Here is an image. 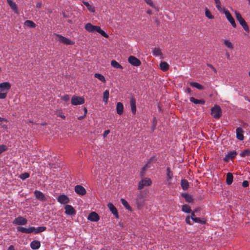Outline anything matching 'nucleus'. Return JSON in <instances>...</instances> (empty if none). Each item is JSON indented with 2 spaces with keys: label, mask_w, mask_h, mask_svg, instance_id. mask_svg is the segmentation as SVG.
I'll use <instances>...</instances> for the list:
<instances>
[{
  "label": "nucleus",
  "mask_w": 250,
  "mask_h": 250,
  "mask_svg": "<svg viewBox=\"0 0 250 250\" xmlns=\"http://www.w3.org/2000/svg\"><path fill=\"white\" fill-rule=\"evenodd\" d=\"M96 32L100 33L102 36L105 38H108L109 37L108 35L104 31L102 30L99 26L93 25V32L92 33Z\"/></svg>",
  "instance_id": "12"
},
{
  "label": "nucleus",
  "mask_w": 250,
  "mask_h": 250,
  "mask_svg": "<svg viewBox=\"0 0 250 250\" xmlns=\"http://www.w3.org/2000/svg\"><path fill=\"white\" fill-rule=\"evenodd\" d=\"M109 96V91L107 90H105L103 93V101L105 104L107 103Z\"/></svg>",
  "instance_id": "34"
},
{
  "label": "nucleus",
  "mask_w": 250,
  "mask_h": 250,
  "mask_svg": "<svg viewBox=\"0 0 250 250\" xmlns=\"http://www.w3.org/2000/svg\"><path fill=\"white\" fill-rule=\"evenodd\" d=\"M182 210L183 211L187 213H190L191 212L190 207L186 204L182 206Z\"/></svg>",
  "instance_id": "38"
},
{
  "label": "nucleus",
  "mask_w": 250,
  "mask_h": 250,
  "mask_svg": "<svg viewBox=\"0 0 250 250\" xmlns=\"http://www.w3.org/2000/svg\"><path fill=\"white\" fill-rule=\"evenodd\" d=\"M193 221H194L196 223H198L201 224H205L206 223V221L204 220L201 219L200 218L196 217L193 219Z\"/></svg>",
  "instance_id": "48"
},
{
  "label": "nucleus",
  "mask_w": 250,
  "mask_h": 250,
  "mask_svg": "<svg viewBox=\"0 0 250 250\" xmlns=\"http://www.w3.org/2000/svg\"><path fill=\"white\" fill-rule=\"evenodd\" d=\"M224 44L229 49H233V45L232 44L231 42H230L229 40H225Z\"/></svg>",
  "instance_id": "47"
},
{
  "label": "nucleus",
  "mask_w": 250,
  "mask_h": 250,
  "mask_svg": "<svg viewBox=\"0 0 250 250\" xmlns=\"http://www.w3.org/2000/svg\"><path fill=\"white\" fill-rule=\"evenodd\" d=\"M130 105L132 113L135 115L136 112V100L134 98L131 97L130 100Z\"/></svg>",
  "instance_id": "18"
},
{
  "label": "nucleus",
  "mask_w": 250,
  "mask_h": 250,
  "mask_svg": "<svg viewBox=\"0 0 250 250\" xmlns=\"http://www.w3.org/2000/svg\"><path fill=\"white\" fill-rule=\"evenodd\" d=\"M190 101L195 104H204L205 103V101L203 99L198 100L192 97L190 98Z\"/></svg>",
  "instance_id": "29"
},
{
  "label": "nucleus",
  "mask_w": 250,
  "mask_h": 250,
  "mask_svg": "<svg viewBox=\"0 0 250 250\" xmlns=\"http://www.w3.org/2000/svg\"><path fill=\"white\" fill-rule=\"evenodd\" d=\"M30 176V174L28 172H24L23 173L21 174L19 177L22 180H24L26 178H28Z\"/></svg>",
  "instance_id": "46"
},
{
  "label": "nucleus",
  "mask_w": 250,
  "mask_h": 250,
  "mask_svg": "<svg viewBox=\"0 0 250 250\" xmlns=\"http://www.w3.org/2000/svg\"><path fill=\"white\" fill-rule=\"evenodd\" d=\"M222 13H224L225 14L226 18L230 22L232 27L234 28L236 27V24L235 23V20L230 13L229 11L228 10H226L225 8H223V11Z\"/></svg>",
  "instance_id": "4"
},
{
  "label": "nucleus",
  "mask_w": 250,
  "mask_h": 250,
  "mask_svg": "<svg viewBox=\"0 0 250 250\" xmlns=\"http://www.w3.org/2000/svg\"><path fill=\"white\" fill-rule=\"evenodd\" d=\"M109 132L110 130L108 129L105 130L103 134L104 137H105L109 133Z\"/></svg>",
  "instance_id": "59"
},
{
  "label": "nucleus",
  "mask_w": 250,
  "mask_h": 250,
  "mask_svg": "<svg viewBox=\"0 0 250 250\" xmlns=\"http://www.w3.org/2000/svg\"><path fill=\"white\" fill-rule=\"evenodd\" d=\"M156 160H157V159H156V157H155V156L151 157L149 159V161H148V163H147V165H148V164L151 163V162H155V161H156Z\"/></svg>",
  "instance_id": "54"
},
{
  "label": "nucleus",
  "mask_w": 250,
  "mask_h": 250,
  "mask_svg": "<svg viewBox=\"0 0 250 250\" xmlns=\"http://www.w3.org/2000/svg\"><path fill=\"white\" fill-rule=\"evenodd\" d=\"M153 54L156 56H160L162 54L161 50L159 48L155 47L153 51Z\"/></svg>",
  "instance_id": "42"
},
{
  "label": "nucleus",
  "mask_w": 250,
  "mask_h": 250,
  "mask_svg": "<svg viewBox=\"0 0 250 250\" xmlns=\"http://www.w3.org/2000/svg\"><path fill=\"white\" fill-rule=\"evenodd\" d=\"M84 101L83 97L73 96L71 99V104L75 105L82 104L84 103Z\"/></svg>",
  "instance_id": "5"
},
{
  "label": "nucleus",
  "mask_w": 250,
  "mask_h": 250,
  "mask_svg": "<svg viewBox=\"0 0 250 250\" xmlns=\"http://www.w3.org/2000/svg\"><path fill=\"white\" fill-rule=\"evenodd\" d=\"M167 180H170L173 177V173L170 170V168L169 167H167Z\"/></svg>",
  "instance_id": "39"
},
{
  "label": "nucleus",
  "mask_w": 250,
  "mask_h": 250,
  "mask_svg": "<svg viewBox=\"0 0 250 250\" xmlns=\"http://www.w3.org/2000/svg\"><path fill=\"white\" fill-rule=\"evenodd\" d=\"M146 198V195L143 192H140V193L138 195L136 200V203L138 208L140 209L144 206Z\"/></svg>",
  "instance_id": "1"
},
{
  "label": "nucleus",
  "mask_w": 250,
  "mask_h": 250,
  "mask_svg": "<svg viewBox=\"0 0 250 250\" xmlns=\"http://www.w3.org/2000/svg\"><path fill=\"white\" fill-rule=\"evenodd\" d=\"M7 149V147L6 145H2L0 146V154L6 151Z\"/></svg>",
  "instance_id": "51"
},
{
  "label": "nucleus",
  "mask_w": 250,
  "mask_h": 250,
  "mask_svg": "<svg viewBox=\"0 0 250 250\" xmlns=\"http://www.w3.org/2000/svg\"><path fill=\"white\" fill-rule=\"evenodd\" d=\"M58 201L61 204H65L69 202L68 197L65 195H61L58 198Z\"/></svg>",
  "instance_id": "20"
},
{
  "label": "nucleus",
  "mask_w": 250,
  "mask_h": 250,
  "mask_svg": "<svg viewBox=\"0 0 250 250\" xmlns=\"http://www.w3.org/2000/svg\"><path fill=\"white\" fill-rule=\"evenodd\" d=\"M7 96V93L6 92L5 93H0V99H5Z\"/></svg>",
  "instance_id": "55"
},
{
  "label": "nucleus",
  "mask_w": 250,
  "mask_h": 250,
  "mask_svg": "<svg viewBox=\"0 0 250 250\" xmlns=\"http://www.w3.org/2000/svg\"><path fill=\"white\" fill-rule=\"evenodd\" d=\"M216 3V7L217 9L220 12L223 11V8L221 7V3L220 0H214Z\"/></svg>",
  "instance_id": "40"
},
{
  "label": "nucleus",
  "mask_w": 250,
  "mask_h": 250,
  "mask_svg": "<svg viewBox=\"0 0 250 250\" xmlns=\"http://www.w3.org/2000/svg\"><path fill=\"white\" fill-rule=\"evenodd\" d=\"M146 2L150 6L154 8H156L155 4L153 3L152 0H145Z\"/></svg>",
  "instance_id": "50"
},
{
  "label": "nucleus",
  "mask_w": 250,
  "mask_h": 250,
  "mask_svg": "<svg viewBox=\"0 0 250 250\" xmlns=\"http://www.w3.org/2000/svg\"><path fill=\"white\" fill-rule=\"evenodd\" d=\"M107 207L111 212L115 215V217L116 218H119V216L118 215V210L114 205L112 203H109L108 204Z\"/></svg>",
  "instance_id": "16"
},
{
  "label": "nucleus",
  "mask_w": 250,
  "mask_h": 250,
  "mask_svg": "<svg viewBox=\"0 0 250 250\" xmlns=\"http://www.w3.org/2000/svg\"><path fill=\"white\" fill-rule=\"evenodd\" d=\"M83 2L89 11L91 12H94L95 11V7L91 5L87 1H83Z\"/></svg>",
  "instance_id": "31"
},
{
  "label": "nucleus",
  "mask_w": 250,
  "mask_h": 250,
  "mask_svg": "<svg viewBox=\"0 0 250 250\" xmlns=\"http://www.w3.org/2000/svg\"><path fill=\"white\" fill-rule=\"evenodd\" d=\"M7 250H15V249L14 246L11 245L8 247Z\"/></svg>",
  "instance_id": "60"
},
{
  "label": "nucleus",
  "mask_w": 250,
  "mask_h": 250,
  "mask_svg": "<svg viewBox=\"0 0 250 250\" xmlns=\"http://www.w3.org/2000/svg\"><path fill=\"white\" fill-rule=\"evenodd\" d=\"M34 194L36 198L41 201H45L46 198L43 193L40 191L35 190L34 191Z\"/></svg>",
  "instance_id": "19"
},
{
  "label": "nucleus",
  "mask_w": 250,
  "mask_h": 250,
  "mask_svg": "<svg viewBox=\"0 0 250 250\" xmlns=\"http://www.w3.org/2000/svg\"><path fill=\"white\" fill-rule=\"evenodd\" d=\"M237 153L235 151H230L225 156L223 160L225 162H228L230 159H232L233 158H234L237 155Z\"/></svg>",
  "instance_id": "15"
},
{
  "label": "nucleus",
  "mask_w": 250,
  "mask_h": 250,
  "mask_svg": "<svg viewBox=\"0 0 250 250\" xmlns=\"http://www.w3.org/2000/svg\"><path fill=\"white\" fill-rule=\"evenodd\" d=\"M147 167V164L142 169V171L140 173V175L141 177H143L144 176V173L145 170H146V168Z\"/></svg>",
  "instance_id": "53"
},
{
  "label": "nucleus",
  "mask_w": 250,
  "mask_h": 250,
  "mask_svg": "<svg viewBox=\"0 0 250 250\" xmlns=\"http://www.w3.org/2000/svg\"><path fill=\"white\" fill-rule=\"evenodd\" d=\"M235 18L237 21L239 22L240 21H242L244 19L242 18L241 14L237 11H235Z\"/></svg>",
  "instance_id": "45"
},
{
  "label": "nucleus",
  "mask_w": 250,
  "mask_h": 250,
  "mask_svg": "<svg viewBox=\"0 0 250 250\" xmlns=\"http://www.w3.org/2000/svg\"><path fill=\"white\" fill-rule=\"evenodd\" d=\"M233 176L231 173L229 172L227 174L226 183L228 185H231L233 182Z\"/></svg>",
  "instance_id": "27"
},
{
  "label": "nucleus",
  "mask_w": 250,
  "mask_h": 250,
  "mask_svg": "<svg viewBox=\"0 0 250 250\" xmlns=\"http://www.w3.org/2000/svg\"><path fill=\"white\" fill-rule=\"evenodd\" d=\"M181 196L185 198L187 202L191 203L193 201L192 197L188 193H183L181 194Z\"/></svg>",
  "instance_id": "24"
},
{
  "label": "nucleus",
  "mask_w": 250,
  "mask_h": 250,
  "mask_svg": "<svg viewBox=\"0 0 250 250\" xmlns=\"http://www.w3.org/2000/svg\"><path fill=\"white\" fill-rule=\"evenodd\" d=\"M191 212V218L193 220V219L194 218H196V217L195 216L194 212Z\"/></svg>",
  "instance_id": "61"
},
{
  "label": "nucleus",
  "mask_w": 250,
  "mask_h": 250,
  "mask_svg": "<svg viewBox=\"0 0 250 250\" xmlns=\"http://www.w3.org/2000/svg\"><path fill=\"white\" fill-rule=\"evenodd\" d=\"M205 16L209 19H213L214 18V16L212 15L211 12L207 8H205Z\"/></svg>",
  "instance_id": "43"
},
{
  "label": "nucleus",
  "mask_w": 250,
  "mask_h": 250,
  "mask_svg": "<svg viewBox=\"0 0 250 250\" xmlns=\"http://www.w3.org/2000/svg\"><path fill=\"white\" fill-rule=\"evenodd\" d=\"M7 2L9 5L10 6V8L12 9V10L16 14H18L19 13L17 7V5L16 4V3L13 1L12 0H7Z\"/></svg>",
  "instance_id": "17"
},
{
  "label": "nucleus",
  "mask_w": 250,
  "mask_h": 250,
  "mask_svg": "<svg viewBox=\"0 0 250 250\" xmlns=\"http://www.w3.org/2000/svg\"><path fill=\"white\" fill-rule=\"evenodd\" d=\"M34 230V227H31L29 228H25L22 227H17V230L18 231H20L23 233H33V231Z\"/></svg>",
  "instance_id": "14"
},
{
  "label": "nucleus",
  "mask_w": 250,
  "mask_h": 250,
  "mask_svg": "<svg viewBox=\"0 0 250 250\" xmlns=\"http://www.w3.org/2000/svg\"><path fill=\"white\" fill-rule=\"evenodd\" d=\"M76 193L80 195H84L86 193L85 189L81 185H77L74 188Z\"/></svg>",
  "instance_id": "8"
},
{
  "label": "nucleus",
  "mask_w": 250,
  "mask_h": 250,
  "mask_svg": "<svg viewBox=\"0 0 250 250\" xmlns=\"http://www.w3.org/2000/svg\"><path fill=\"white\" fill-rule=\"evenodd\" d=\"M121 202L122 205L128 210H131L132 208L131 207L129 206L127 202L124 199L122 198L121 199Z\"/></svg>",
  "instance_id": "35"
},
{
  "label": "nucleus",
  "mask_w": 250,
  "mask_h": 250,
  "mask_svg": "<svg viewBox=\"0 0 250 250\" xmlns=\"http://www.w3.org/2000/svg\"><path fill=\"white\" fill-rule=\"evenodd\" d=\"M11 85L8 82H4L0 83V91L7 92L11 88Z\"/></svg>",
  "instance_id": "11"
},
{
  "label": "nucleus",
  "mask_w": 250,
  "mask_h": 250,
  "mask_svg": "<svg viewBox=\"0 0 250 250\" xmlns=\"http://www.w3.org/2000/svg\"><path fill=\"white\" fill-rule=\"evenodd\" d=\"M157 125V119L156 117H154L153 119L152 125L151 126L152 131H153L156 128Z\"/></svg>",
  "instance_id": "49"
},
{
  "label": "nucleus",
  "mask_w": 250,
  "mask_h": 250,
  "mask_svg": "<svg viewBox=\"0 0 250 250\" xmlns=\"http://www.w3.org/2000/svg\"><path fill=\"white\" fill-rule=\"evenodd\" d=\"M93 25L90 23H87L85 25V29L89 32H93Z\"/></svg>",
  "instance_id": "41"
},
{
  "label": "nucleus",
  "mask_w": 250,
  "mask_h": 250,
  "mask_svg": "<svg viewBox=\"0 0 250 250\" xmlns=\"http://www.w3.org/2000/svg\"><path fill=\"white\" fill-rule=\"evenodd\" d=\"M190 85L191 86L196 87V88H197L199 90H202L204 88V86L202 85H201L196 82H191L190 83Z\"/></svg>",
  "instance_id": "33"
},
{
  "label": "nucleus",
  "mask_w": 250,
  "mask_h": 250,
  "mask_svg": "<svg viewBox=\"0 0 250 250\" xmlns=\"http://www.w3.org/2000/svg\"><path fill=\"white\" fill-rule=\"evenodd\" d=\"M40 246L41 242L38 240H34L30 244V247L33 250H37L40 248Z\"/></svg>",
  "instance_id": "23"
},
{
  "label": "nucleus",
  "mask_w": 250,
  "mask_h": 250,
  "mask_svg": "<svg viewBox=\"0 0 250 250\" xmlns=\"http://www.w3.org/2000/svg\"><path fill=\"white\" fill-rule=\"evenodd\" d=\"M128 62L132 65L135 66H139L141 64L140 60L133 56H130L128 58Z\"/></svg>",
  "instance_id": "7"
},
{
  "label": "nucleus",
  "mask_w": 250,
  "mask_h": 250,
  "mask_svg": "<svg viewBox=\"0 0 250 250\" xmlns=\"http://www.w3.org/2000/svg\"><path fill=\"white\" fill-rule=\"evenodd\" d=\"M87 219L93 222H98L100 220V216L97 213L92 211L89 214Z\"/></svg>",
  "instance_id": "9"
},
{
  "label": "nucleus",
  "mask_w": 250,
  "mask_h": 250,
  "mask_svg": "<svg viewBox=\"0 0 250 250\" xmlns=\"http://www.w3.org/2000/svg\"><path fill=\"white\" fill-rule=\"evenodd\" d=\"M42 6V3L41 2H38L36 4V7L38 8H40Z\"/></svg>",
  "instance_id": "62"
},
{
  "label": "nucleus",
  "mask_w": 250,
  "mask_h": 250,
  "mask_svg": "<svg viewBox=\"0 0 250 250\" xmlns=\"http://www.w3.org/2000/svg\"><path fill=\"white\" fill-rule=\"evenodd\" d=\"M46 229V228L45 227L42 226L39 227L37 228L34 227V230L33 231V233L35 234H37L40 232H43Z\"/></svg>",
  "instance_id": "30"
},
{
  "label": "nucleus",
  "mask_w": 250,
  "mask_h": 250,
  "mask_svg": "<svg viewBox=\"0 0 250 250\" xmlns=\"http://www.w3.org/2000/svg\"><path fill=\"white\" fill-rule=\"evenodd\" d=\"M207 65L209 68H210L212 70H213L215 73H216V69L213 67V66L212 64L210 63H207Z\"/></svg>",
  "instance_id": "57"
},
{
  "label": "nucleus",
  "mask_w": 250,
  "mask_h": 250,
  "mask_svg": "<svg viewBox=\"0 0 250 250\" xmlns=\"http://www.w3.org/2000/svg\"><path fill=\"white\" fill-rule=\"evenodd\" d=\"M25 25L27 27L35 28L36 26V24L32 21L30 20H27L24 22Z\"/></svg>",
  "instance_id": "37"
},
{
  "label": "nucleus",
  "mask_w": 250,
  "mask_h": 250,
  "mask_svg": "<svg viewBox=\"0 0 250 250\" xmlns=\"http://www.w3.org/2000/svg\"><path fill=\"white\" fill-rule=\"evenodd\" d=\"M249 185V182L248 181H244L242 183V187L244 188H246L248 187Z\"/></svg>",
  "instance_id": "56"
},
{
  "label": "nucleus",
  "mask_w": 250,
  "mask_h": 250,
  "mask_svg": "<svg viewBox=\"0 0 250 250\" xmlns=\"http://www.w3.org/2000/svg\"><path fill=\"white\" fill-rule=\"evenodd\" d=\"M3 121L7 122V119H6L5 118H1L0 117V122H3Z\"/></svg>",
  "instance_id": "64"
},
{
  "label": "nucleus",
  "mask_w": 250,
  "mask_h": 250,
  "mask_svg": "<svg viewBox=\"0 0 250 250\" xmlns=\"http://www.w3.org/2000/svg\"><path fill=\"white\" fill-rule=\"evenodd\" d=\"M239 22L240 24V25L243 27V29L246 32H250L249 26L244 19H243L241 21H240Z\"/></svg>",
  "instance_id": "26"
},
{
  "label": "nucleus",
  "mask_w": 250,
  "mask_h": 250,
  "mask_svg": "<svg viewBox=\"0 0 250 250\" xmlns=\"http://www.w3.org/2000/svg\"><path fill=\"white\" fill-rule=\"evenodd\" d=\"M27 220L26 219L21 216H19L16 218L13 221V224L18 225H24L27 224Z\"/></svg>",
  "instance_id": "10"
},
{
  "label": "nucleus",
  "mask_w": 250,
  "mask_h": 250,
  "mask_svg": "<svg viewBox=\"0 0 250 250\" xmlns=\"http://www.w3.org/2000/svg\"><path fill=\"white\" fill-rule=\"evenodd\" d=\"M186 222L187 224H189V225H191L192 224L190 222V217L189 216H187L186 218Z\"/></svg>",
  "instance_id": "58"
},
{
  "label": "nucleus",
  "mask_w": 250,
  "mask_h": 250,
  "mask_svg": "<svg viewBox=\"0 0 250 250\" xmlns=\"http://www.w3.org/2000/svg\"><path fill=\"white\" fill-rule=\"evenodd\" d=\"M56 36V40L65 45H73L74 42L71 41L68 38H67L59 34H54Z\"/></svg>",
  "instance_id": "2"
},
{
  "label": "nucleus",
  "mask_w": 250,
  "mask_h": 250,
  "mask_svg": "<svg viewBox=\"0 0 250 250\" xmlns=\"http://www.w3.org/2000/svg\"><path fill=\"white\" fill-rule=\"evenodd\" d=\"M94 77H95V78L98 79L102 82H103L104 83H106V80L105 79V78L102 74H99V73H95L94 75Z\"/></svg>",
  "instance_id": "36"
},
{
  "label": "nucleus",
  "mask_w": 250,
  "mask_h": 250,
  "mask_svg": "<svg viewBox=\"0 0 250 250\" xmlns=\"http://www.w3.org/2000/svg\"><path fill=\"white\" fill-rule=\"evenodd\" d=\"M83 110H84V117H85L86 115L87 114V109H86V108L85 107H84L83 108Z\"/></svg>",
  "instance_id": "63"
},
{
  "label": "nucleus",
  "mask_w": 250,
  "mask_h": 250,
  "mask_svg": "<svg viewBox=\"0 0 250 250\" xmlns=\"http://www.w3.org/2000/svg\"><path fill=\"white\" fill-rule=\"evenodd\" d=\"M152 184V181L150 178H145L142 179L139 182L138 189L140 190L144 188L145 186H149Z\"/></svg>",
  "instance_id": "6"
},
{
  "label": "nucleus",
  "mask_w": 250,
  "mask_h": 250,
  "mask_svg": "<svg viewBox=\"0 0 250 250\" xmlns=\"http://www.w3.org/2000/svg\"><path fill=\"white\" fill-rule=\"evenodd\" d=\"M211 115L215 119H219L222 116V110L220 106L215 105L211 108Z\"/></svg>",
  "instance_id": "3"
},
{
  "label": "nucleus",
  "mask_w": 250,
  "mask_h": 250,
  "mask_svg": "<svg viewBox=\"0 0 250 250\" xmlns=\"http://www.w3.org/2000/svg\"><path fill=\"white\" fill-rule=\"evenodd\" d=\"M61 99L63 101L67 102L69 100L70 97L68 95L66 94L64 95L63 96H62L61 97Z\"/></svg>",
  "instance_id": "52"
},
{
  "label": "nucleus",
  "mask_w": 250,
  "mask_h": 250,
  "mask_svg": "<svg viewBox=\"0 0 250 250\" xmlns=\"http://www.w3.org/2000/svg\"><path fill=\"white\" fill-rule=\"evenodd\" d=\"M111 65L112 66H113V67H114L115 68L121 69H123V67L115 60H112L111 61Z\"/></svg>",
  "instance_id": "32"
},
{
  "label": "nucleus",
  "mask_w": 250,
  "mask_h": 250,
  "mask_svg": "<svg viewBox=\"0 0 250 250\" xmlns=\"http://www.w3.org/2000/svg\"><path fill=\"white\" fill-rule=\"evenodd\" d=\"M181 185L184 190H187L189 188L188 182L186 179H182L181 180Z\"/></svg>",
  "instance_id": "25"
},
{
  "label": "nucleus",
  "mask_w": 250,
  "mask_h": 250,
  "mask_svg": "<svg viewBox=\"0 0 250 250\" xmlns=\"http://www.w3.org/2000/svg\"><path fill=\"white\" fill-rule=\"evenodd\" d=\"M250 155V149H245L243 151H242L240 154V155L242 157H244L246 156H249Z\"/></svg>",
  "instance_id": "44"
},
{
  "label": "nucleus",
  "mask_w": 250,
  "mask_h": 250,
  "mask_svg": "<svg viewBox=\"0 0 250 250\" xmlns=\"http://www.w3.org/2000/svg\"><path fill=\"white\" fill-rule=\"evenodd\" d=\"M236 138L237 139L242 141L244 139L243 130L241 127H238L236 130Z\"/></svg>",
  "instance_id": "21"
},
{
  "label": "nucleus",
  "mask_w": 250,
  "mask_h": 250,
  "mask_svg": "<svg viewBox=\"0 0 250 250\" xmlns=\"http://www.w3.org/2000/svg\"><path fill=\"white\" fill-rule=\"evenodd\" d=\"M117 113L121 115H122L124 112V105L121 102H118L116 106Z\"/></svg>",
  "instance_id": "22"
},
{
  "label": "nucleus",
  "mask_w": 250,
  "mask_h": 250,
  "mask_svg": "<svg viewBox=\"0 0 250 250\" xmlns=\"http://www.w3.org/2000/svg\"><path fill=\"white\" fill-rule=\"evenodd\" d=\"M160 69L163 71H167L169 69V65L166 62H161L160 63Z\"/></svg>",
  "instance_id": "28"
},
{
  "label": "nucleus",
  "mask_w": 250,
  "mask_h": 250,
  "mask_svg": "<svg viewBox=\"0 0 250 250\" xmlns=\"http://www.w3.org/2000/svg\"><path fill=\"white\" fill-rule=\"evenodd\" d=\"M65 213L69 215H74L76 214V210L75 209L69 205H66L65 207Z\"/></svg>",
  "instance_id": "13"
}]
</instances>
